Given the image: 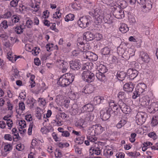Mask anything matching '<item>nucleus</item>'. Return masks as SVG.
Segmentation results:
<instances>
[{"label":"nucleus","mask_w":158,"mask_h":158,"mask_svg":"<svg viewBox=\"0 0 158 158\" xmlns=\"http://www.w3.org/2000/svg\"><path fill=\"white\" fill-rule=\"evenodd\" d=\"M75 78L72 73H67L61 76L58 80L57 83L61 87H66L73 81Z\"/></svg>","instance_id":"f257e3e1"},{"label":"nucleus","mask_w":158,"mask_h":158,"mask_svg":"<svg viewBox=\"0 0 158 158\" xmlns=\"http://www.w3.org/2000/svg\"><path fill=\"white\" fill-rule=\"evenodd\" d=\"M82 39L79 38L77 40V47L81 53H85L91 48L90 44L89 43H85L83 41H82Z\"/></svg>","instance_id":"f03ea898"},{"label":"nucleus","mask_w":158,"mask_h":158,"mask_svg":"<svg viewBox=\"0 0 158 158\" xmlns=\"http://www.w3.org/2000/svg\"><path fill=\"white\" fill-rule=\"evenodd\" d=\"M81 76L82 79L88 83L93 81L95 79L94 74L89 70L83 71L82 73Z\"/></svg>","instance_id":"7ed1b4c3"},{"label":"nucleus","mask_w":158,"mask_h":158,"mask_svg":"<svg viewBox=\"0 0 158 158\" xmlns=\"http://www.w3.org/2000/svg\"><path fill=\"white\" fill-rule=\"evenodd\" d=\"M91 19V17L89 15L83 16L81 17L78 20V24L81 27L85 28L89 25Z\"/></svg>","instance_id":"20e7f679"},{"label":"nucleus","mask_w":158,"mask_h":158,"mask_svg":"<svg viewBox=\"0 0 158 158\" xmlns=\"http://www.w3.org/2000/svg\"><path fill=\"white\" fill-rule=\"evenodd\" d=\"M147 117V114L145 112H139L136 116V122L139 125L143 124Z\"/></svg>","instance_id":"39448f33"},{"label":"nucleus","mask_w":158,"mask_h":158,"mask_svg":"<svg viewBox=\"0 0 158 158\" xmlns=\"http://www.w3.org/2000/svg\"><path fill=\"white\" fill-rule=\"evenodd\" d=\"M56 64L57 67L63 73L66 72L69 67L68 63L63 60H58L56 61Z\"/></svg>","instance_id":"423d86ee"},{"label":"nucleus","mask_w":158,"mask_h":158,"mask_svg":"<svg viewBox=\"0 0 158 158\" xmlns=\"http://www.w3.org/2000/svg\"><path fill=\"white\" fill-rule=\"evenodd\" d=\"M120 109L122 112L125 114H128L131 111V109L130 107L121 101L119 100L118 103Z\"/></svg>","instance_id":"0eeeda50"},{"label":"nucleus","mask_w":158,"mask_h":158,"mask_svg":"<svg viewBox=\"0 0 158 158\" xmlns=\"http://www.w3.org/2000/svg\"><path fill=\"white\" fill-rule=\"evenodd\" d=\"M69 64L70 68L74 70H78L81 67L80 61L77 59L70 61Z\"/></svg>","instance_id":"6e6552de"},{"label":"nucleus","mask_w":158,"mask_h":158,"mask_svg":"<svg viewBox=\"0 0 158 158\" xmlns=\"http://www.w3.org/2000/svg\"><path fill=\"white\" fill-rule=\"evenodd\" d=\"M135 89L141 95L146 94L147 93V86L143 83H139Z\"/></svg>","instance_id":"1a4fd4ad"},{"label":"nucleus","mask_w":158,"mask_h":158,"mask_svg":"<svg viewBox=\"0 0 158 158\" xmlns=\"http://www.w3.org/2000/svg\"><path fill=\"white\" fill-rule=\"evenodd\" d=\"M148 111L150 113H154L158 110V102H154L147 107Z\"/></svg>","instance_id":"9d476101"},{"label":"nucleus","mask_w":158,"mask_h":158,"mask_svg":"<svg viewBox=\"0 0 158 158\" xmlns=\"http://www.w3.org/2000/svg\"><path fill=\"white\" fill-rule=\"evenodd\" d=\"M150 98L148 96H144L142 97H140L139 102L140 105L143 106L147 107L149 104Z\"/></svg>","instance_id":"9b49d317"},{"label":"nucleus","mask_w":158,"mask_h":158,"mask_svg":"<svg viewBox=\"0 0 158 158\" xmlns=\"http://www.w3.org/2000/svg\"><path fill=\"white\" fill-rule=\"evenodd\" d=\"M100 117L103 121L108 120L110 116V109H105L104 110H101L100 112Z\"/></svg>","instance_id":"f8f14e48"},{"label":"nucleus","mask_w":158,"mask_h":158,"mask_svg":"<svg viewBox=\"0 0 158 158\" xmlns=\"http://www.w3.org/2000/svg\"><path fill=\"white\" fill-rule=\"evenodd\" d=\"M139 58L143 61L145 63L148 62L150 59L148 54L143 51H140L139 52Z\"/></svg>","instance_id":"ddd939ff"},{"label":"nucleus","mask_w":158,"mask_h":158,"mask_svg":"<svg viewBox=\"0 0 158 158\" xmlns=\"http://www.w3.org/2000/svg\"><path fill=\"white\" fill-rule=\"evenodd\" d=\"M95 38V35L90 31H87L83 34V41H89L93 40Z\"/></svg>","instance_id":"4468645a"},{"label":"nucleus","mask_w":158,"mask_h":158,"mask_svg":"<svg viewBox=\"0 0 158 158\" xmlns=\"http://www.w3.org/2000/svg\"><path fill=\"white\" fill-rule=\"evenodd\" d=\"M109 108H106V109H110V111L111 112V110L113 111L114 112H118L119 110L118 108V106L116 103L113 100H111L109 103Z\"/></svg>","instance_id":"2eb2a0df"},{"label":"nucleus","mask_w":158,"mask_h":158,"mask_svg":"<svg viewBox=\"0 0 158 158\" xmlns=\"http://www.w3.org/2000/svg\"><path fill=\"white\" fill-rule=\"evenodd\" d=\"M94 90V86L91 84H88L84 87L82 90V92L85 94H89L92 93Z\"/></svg>","instance_id":"dca6fc26"},{"label":"nucleus","mask_w":158,"mask_h":158,"mask_svg":"<svg viewBox=\"0 0 158 158\" xmlns=\"http://www.w3.org/2000/svg\"><path fill=\"white\" fill-rule=\"evenodd\" d=\"M138 74L137 71L133 69H129L127 72V74L129 76V77L131 80H133L135 78Z\"/></svg>","instance_id":"f3484780"},{"label":"nucleus","mask_w":158,"mask_h":158,"mask_svg":"<svg viewBox=\"0 0 158 158\" xmlns=\"http://www.w3.org/2000/svg\"><path fill=\"white\" fill-rule=\"evenodd\" d=\"M93 127L95 130L96 135L100 134L106 130V128L105 127H102L100 124L94 125Z\"/></svg>","instance_id":"a211bd4d"},{"label":"nucleus","mask_w":158,"mask_h":158,"mask_svg":"<svg viewBox=\"0 0 158 158\" xmlns=\"http://www.w3.org/2000/svg\"><path fill=\"white\" fill-rule=\"evenodd\" d=\"M134 88V85L132 83H126L123 86L124 90L128 93L132 92Z\"/></svg>","instance_id":"6ab92c4d"},{"label":"nucleus","mask_w":158,"mask_h":158,"mask_svg":"<svg viewBox=\"0 0 158 158\" xmlns=\"http://www.w3.org/2000/svg\"><path fill=\"white\" fill-rule=\"evenodd\" d=\"M103 19L105 22V24L103 25L105 28H106L105 25L106 24H110L112 23V21L110 15L109 14L105 13L104 14Z\"/></svg>","instance_id":"aec40b11"},{"label":"nucleus","mask_w":158,"mask_h":158,"mask_svg":"<svg viewBox=\"0 0 158 158\" xmlns=\"http://www.w3.org/2000/svg\"><path fill=\"white\" fill-rule=\"evenodd\" d=\"M106 98L104 97L98 96L94 98V102L95 105L104 102L106 101Z\"/></svg>","instance_id":"412c9836"},{"label":"nucleus","mask_w":158,"mask_h":158,"mask_svg":"<svg viewBox=\"0 0 158 158\" xmlns=\"http://www.w3.org/2000/svg\"><path fill=\"white\" fill-rule=\"evenodd\" d=\"M113 15L116 18L119 19L123 18L124 17V12L122 10L115 11L114 12Z\"/></svg>","instance_id":"4be33fe9"},{"label":"nucleus","mask_w":158,"mask_h":158,"mask_svg":"<svg viewBox=\"0 0 158 158\" xmlns=\"http://www.w3.org/2000/svg\"><path fill=\"white\" fill-rule=\"evenodd\" d=\"M127 74L124 71H118L116 76L118 80L122 81L124 80Z\"/></svg>","instance_id":"5701e85b"},{"label":"nucleus","mask_w":158,"mask_h":158,"mask_svg":"<svg viewBox=\"0 0 158 158\" xmlns=\"http://www.w3.org/2000/svg\"><path fill=\"white\" fill-rule=\"evenodd\" d=\"M94 17L95 18L94 20V22L96 25H99L102 23V18H103L99 11L98 12V15Z\"/></svg>","instance_id":"b1692460"},{"label":"nucleus","mask_w":158,"mask_h":158,"mask_svg":"<svg viewBox=\"0 0 158 158\" xmlns=\"http://www.w3.org/2000/svg\"><path fill=\"white\" fill-rule=\"evenodd\" d=\"M89 151L90 154L91 155L94 154L96 155H98L101 153V151L100 149L98 148H91L89 149Z\"/></svg>","instance_id":"393cba45"},{"label":"nucleus","mask_w":158,"mask_h":158,"mask_svg":"<svg viewBox=\"0 0 158 158\" xmlns=\"http://www.w3.org/2000/svg\"><path fill=\"white\" fill-rule=\"evenodd\" d=\"M119 30L122 33H125L129 31V28L127 24L123 23L121 24Z\"/></svg>","instance_id":"a878e982"},{"label":"nucleus","mask_w":158,"mask_h":158,"mask_svg":"<svg viewBox=\"0 0 158 158\" xmlns=\"http://www.w3.org/2000/svg\"><path fill=\"white\" fill-rule=\"evenodd\" d=\"M85 139V136L81 135L80 136H78L75 139V142L77 144L81 145L83 143Z\"/></svg>","instance_id":"bb28decb"},{"label":"nucleus","mask_w":158,"mask_h":158,"mask_svg":"<svg viewBox=\"0 0 158 158\" xmlns=\"http://www.w3.org/2000/svg\"><path fill=\"white\" fill-rule=\"evenodd\" d=\"M12 131V134H13L14 136H15V138L13 137L14 141H17L19 139L20 137L17 129L16 128H13Z\"/></svg>","instance_id":"cd10ccee"},{"label":"nucleus","mask_w":158,"mask_h":158,"mask_svg":"<svg viewBox=\"0 0 158 158\" xmlns=\"http://www.w3.org/2000/svg\"><path fill=\"white\" fill-rule=\"evenodd\" d=\"M98 72L103 73H106L108 70L105 65L101 64L98 67Z\"/></svg>","instance_id":"c85d7f7f"},{"label":"nucleus","mask_w":158,"mask_h":158,"mask_svg":"<svg viewBox=\"0 0 158 158\" xmlns=\"http://www.w3.org/2000/svg\"><path fill=\"white\" fill-rule=\"evenodd\" d=\"M127 122V120L126 118H121L120 121L117 124L116 126L118 128L120 129L126 124Z\"/></svg>","instance_id":"c756f323"},{"label":"nucleus","mask_w":158,"mask_h":158,"mask_svg":"<svg viewBox=\"0 0 158 158\" xmlns=\"http://www.w3.org/2000/svg\"><path fill=\"white\" fill-rule=\"evenodd\" d=\"M96 76L97 79L100 81H103L105 80V76L103 73L98 72L96 73Z\"/></svg>","instance_id":"7c9ffc66"},{"label":"nucleus","mask_w":158,"mask_h":158,"mask_svg":"<svg viewBox=\"0 0 158 158\" xmlns=\"http://www.w3.org/2000/svg\"><path fill=\"white\" fill-rule=\"evenodd\" d=\"M93 115L91 113L88 112L85 115L84 122H91L93 120Z\"/></svg>","instance_id":"2f4dec72"},{"label":"nucleus","mask_w":158,"mask_h":158,"mask_svg":"<svg viewBox=\"0 0 158 158\" xmlns=\"http://www.w3.org/2000/svg\"><path fill=\"white\" fill-rule=\"evenodd\" d=\"M27 102L30 108H32L33 107L34 104L36 102V100L32 98H28Z\"/></svg>","instance_id":"473e14b6"},{"label":"nucleus","mask_w":158,"mask_h":158,"mask_svg":"<svg viewBox=\"0 0 158 158\" xmlns=\"http://www.w3.org/2000/svg\"><path fill=\"white\" fill-rule=\"evenodd\" d=\"M111 49L108 47H105L102 50V54L104 55H107L110 54Z\"/></svg>","instance_id":"72a5a7b5"},{"label":"nucleus","mask_w":158,"mask_h":158,"mask_svg":"<svg viewBox=\"0 0 158 158\" xmlns=\"http://www.w3.org/2000/svg\"><path fill=\"white\" fill-rule=\"evenodd\" d=\"M151 125L153 127L158 125V116H154L153 117L152 120Z\"/></svg>","instance_id":"f704fd0d"},{"label":"nucleus","mask_w":158,"mask_h":158,"mask_svg":"<svg viewBox=\"0 0 158 158\" xmlns=\"http://www.w3.org/2000/svg\"><path fill=\"white\" fill-rule=\"evenodd\" d=\"M25 29V26H22L20 25L19 26L16 27L15 31L18 34H20L23 31V30Z\"/></svg>","instance_id":"c9c22d12"},{"label":"nucleus","mask_w":158,"mask_h":158,"mask_svg":"<svg viewBox=\"0 0 158 158\" xmlns=\"http://www.w3.org/2000/svg\"><path fill=\"white\" fill-rule=\"evenodd\" d=\"M74 16L73 14H69L65 16L64 18L65 20L67 22L73 21L74 19Z\"/></svg>","instance_id":"e433bc0d"},{"label":"nucleus","mask_w":158,"mask_h":158,"mask_svg":"<svg viewBox=\"0 0 158 158\" xmlns=\"http://www.w3.org/2000/svg\"><path fill=\"white\" fill-rule=\"evenodd\" d=\"M18 124L19 126V132L22 131V130L20 129V128L22 129L23 128H25L26 126V124L25 121L24 120H21L19 121ZM20 133L21 134H22V132Z\"/></svg>","instance_id":"4c0bfd02"},{"label":"nucleus","mask_w":158,"mask_h":158,"mask_svg":"<svg viewBox=\"0 0 158 158\" xmlns=\"http://www.w3.org/2000/svg\"><path fill=\"white\" fill-rule=\"evenodd\" d=\"M118 97L120 99L119 100L122 101V100L127 98L126 95L124 92L121 91L119 92L118 94Z\"/></svg>","instance_id":"58836bf2"},{"label":"nucleus","mask_w":158,"mask_h":158,"mask_svg":"<svg viewBox=\"0 0 158 158\" xmlns=\"http://www.w3.org/2000/svg\"><path fill=\"white\" fill-rule=\"evenodd\" d=\"M61 16V14L60 13V10L59 9H57L56 11L53 15V18L56 19H60Z\"/></svg>","instance_id":"ea45409f"},{"label":"nucleus","mask_w":158,"mask_h":158,"mask_svg":"<svg viewBox=\"0 0 158 158\" xmlns=\"http://www.w3.org/2000/svg\"><path fill=\"white\" fill-rule=\"evenodd\" d=\"M127 154L129 157L134 158L137 157L140 155L139 153L136 151H135L134 152H129Z\"/></svg>","instance_id":"a19ab883"},{"label":"nucleus","mask_w":158,"mask_h":158,"mask_svg":"<svg viewBox=\"0 0 158 158\" xmlns=\"http://www.w3.org/2000/svg\"><path fill=\"white\" fill-rule=\"evenodd\" d=\"M92 63H86L84 64L83 65L82 69V70H89V69H91V65Z\"/></svg>","instance_id":"79ce46f5"},{"label":"nucleus","mask_w":158,"mask_h":158,"mask_svg":"<svg viewBox=\"0 0 158 158\" xmlns=\"http://www.w3.org/2000/svg\"><path fill=\"white\" fill-rule=\"evenodd\" d=\"M88 133L90 136H95V135H96L95 130L93 128V126L89 128L88 129Z\"/></svg>","instance_id":"37998d69"},{"label":"nucleus","mask_w":158,"mask_h":158,"mask_svg":"<svg viewBox=\"0 0 158 158\" xmlns=\"http://www.w3.org/2000/svg\"><path fill=\"white\" fill-rule=\"evenodd\" d=\"M92 52L90 51H87L85 53H83V56L86 59L90 60L91 57Z\"/></svg>","instance_id":"c03bdc74"},{"label":"nucleus","mask_w":158,"mask_h":158,"mask_svg":"<svg viewBox=\"0 0 158 158\" xmlns=\"http://www.w3.org/2000/svg\"><path fill=\"white\" fill-rule=\"evenodd\" d=\"M19 1L20 0H11L10 4L11 7H16L18 6Z\"/></svg>","instance_id":"a18cd8bd"},{"label":"nucleus","mask_w":158,"mask_h":158,"mask_svg":"<svg viewBox=\"0 0 158 158\" xmlns=\"http://www.w3.org/2000/svg\"><path fill=\"white\" fill-rule=\"evenodd\" d=\"M85 122L83 119H80L78 120L75 124V125L77 127H84V123Z\"/></svg>","instance_id":"49530a36"},{"label":"nucleus","mask_w":158,"mask_h":158,"mask_svg":"<svg viewBox=\"0 0 158 158\" xmlns=\"http://www.w3.org/2000/svg\"><path fill=\"white\" fill-rule=\"evenodd\" d=\"M35 77V76L33 75H31L30 79V85L31 86V87L32 88L34 87L35 85V83L34 80Z\"/></svg>","instance_id":"de8ad7c7"},{"label":"nucleus","mask_w":158,"mask_h":158,"mask_svg":"<svg viewBox=\"0 0 158 158\" xmlns=\"http://www.w3.org/2000/svg\"><path fill=\"white\" fill-rule=\"evenodd\" d=\"M12 21L13 23H16L19 22L20 20L19 17V15H14L11 18Z\"/></svg>","instance_id":"09e8293b"},{"label":"nucleus","mask_w":158,"mask_h":158,"mask_svg":"<svg viewBox=\"0 0 158 158\" xmlns=\"http://www.w3.org/2000/svg\"><path fill=\"white\" fill-rule=\"evenodd\" d=\"M12 72L13 73L12 75L15 77V78H16L19 75V71L16 68L12 67Z\"/></svg>","instance_id":"8fccbe9b"},{"label":"nucleus","mask_w":158,"mask_h":158,"mask_svg":"<svg viewBox=\"0 0 158 158\" xmlns=\"http://www.w3.org/2000/svg\"><path fill=\"white\" fill-rule=\"evenodd\" d=\"M117 52L119 55L125 56V53L126 52L125 50L121 47L118 48Z\"/></svg>","instance_id":"3c124183"},{"label":"nucleus","mask_w":158,"mask_h":158,"mask_svg":"<svg viewBox=\"0 0 158 158\" xmlns=\"http://www.w3.org/2000/svg\"><path fill=\"white\" fill-rule=\"evenodd\" d=\"M38 102L40 106H44L46 103L45 99L40 98H38Z\"/></svg>","instance_id":"603ef678"},{"label":"nucleus","mask_w":158,"mask_h":158,"mask_svg":"<svg viewBox=\"0 0 158 158\" xmlns=\"http://www.w3.org/2000/svg\"><path fill=\"white\" fill-rule=\"evenodd\" d=\"M12 145L9 144H8L5 145L4 147V150L5 152L10 151L12 150Z\"/></svg>","instance_id":"864d4df0"},{"label":"nucleus","mask_w":158,"mask_h":158,"mask_svg":"<svg viewBox=\"0 0 158 158\" xmlns=\"http://www.w3.org/2000/svg\"><path fill=\"white\" fill-rule=\"evenodd\" d=\"M87 109V111L90 112L94 110V107L92 105L90 104H88L86 105Z\"/></svg>","instance_id":"5fc2aeb1"},{"label":"nucleus","mask_w":158,"mask_h":158,"mask_svg":"<svg viewBox=\"0 0 158 158\" xmlns=\"http://www.w3.org/2000/svg\"><path fill=\"white\" fill-rule=\"evenodd\" d=\"M141 95V94L139 93V92H138V91L135 89V91H134L133 93L132 98L133 99H135L138 97H140Z\"/></svg>","instance_id":"6e6d98bb"},{"label":"nucleus","mask_w":158,"mask_h":158,"mask_svg":"<svg viewBox=\"0 0 158 158\" xmlns=\"http://www.w3.org/2000/svg\"><path fill=\"white\" fill-rule=\"evenodd\" d=\"M0 27L2 28H4V29L7 28L8 27L7 24V21L6 20L3 21L0 24Z\"/></svg>","instance_id":"4d7b16f0"},{"label":"nucleus","mask_w":158,"mask_h":158,"mask_svg":"<svg viewBox=\"0 0 158 158\" xmlns=\"http://www.w3.org/2000/svg\"><path fill=\"white\" fill-rule=\"evenodd\" d=\"M38 3L39 4L40 3L39 2H38ZM37 3L38 2L35 3V5H32L31 6V7L33 8V11L35 12H36L38 11L40 8L39 5Z\"/></svg>","instance_id":"13d9d810"},{"label":"nucleus","mask_w":158,"mask_h":158,"mask_svg":"<svg viewBox=\"0 0 158 158\" xmlns=\"http://www.w3.org/2000/svg\"><path fill=\"white\" fill-rule=\"evenodd\" d=\"M19 109L22 111H23L25 109V105L23 102H20L19 103Z\"/></svg>","instance_id":"bf43d9fd"},{"label":"nucleus","mask_w":158,"mask_h":158,"mask_svg":"<svg viewBox=\"0 0 158 158\" xmlns=\"http://www.w3.org/2000/svg\"><path fill=\"white\" fill-rule=\"evenodd\" d=\"M33 22L30 19L28 20L26 23V26L28 28H31L32 27Z\"/></svg>","instance_id":"052dcab7"},{"label":"nucleus","mask_w":158,"mask_h":158,"mask_svg":"<svg viewBox=\"0 0 158 158\" xmlns=\"http://www.w3.org/2000/svg\"><path fill=\"white\" fill-rule=\"evenodd\" d=\"M136 134L135 133H132L131 135V137L129 138L130 141L131 143L134 142L135 140V138Z\"/></svg>","instance_id":"680f3d73"},{"label":"nucleus","mask_w":158,"mask_h":158,"mask_svg":"<svg viewBox=\"0 0 158 158\" xmlns=\"http://www.w3.org/2000/svg\"><path fill=\"white\" fill-rule=\"evenodd\" d=\"M148 136L153 139L154 140L157 138V136L156 134L154 132H152L148 134Z\"/></svg>","instance_id":"e2e57ef3"},{"label":"nucleus","mask_w":158,"mask_h":158,"mask_svg":"<svg viewBox=\"0 0 158 158\" xmlns=\"http://www.w3.org/2000/svg\"><path fill=\"white\" fill-rule=\"evenodd\" d=\"M98 56L95 53L92 52L91 57L90 58L89 60L90 61H95L98 59Z\"/></svg>","instance_id":"0e129e2a"},{"label":"nucleus","mask_w":158,"mask_h":158,"mask_svg":"<svg viewBox=\"0 0 158 158\" xmlns=\"http://www.w3.org/2000/svg\"><path fill=\"white\" fill-rule=\"evenodd\" d=\"M87 138L90 141L92 142H95L97 141V138L95 136H88Z\"/></svg>","instance_id":"69168bd1"},{"label":"nucleus","mask_w":158,"mask_h":158,"mask_svg":"<svg viewBox=\"0 0 158 158\" xmlns=\"http://www.w3.org/2000/svg\"><path fill=\"white\" fill-rule=\"evenodd\" d=\"M69 145V144L68 143L60 142L58 144V146L60 148L67 147Z\"/></svg>","instance_id":"338daca9"},{"label":"nucleus","mask_w":158,"mask_h":158,"mask_svg":"<svg viewBox=\"0 0 158 158\" xmlns=\"http://www.w3.org/2000/svg\"><path fill=\"white\" fill-rule=\"evenodd\" d=\"M55 155L56 157L60 158L62 156V154L59 150H56L55 152Z\"/></svg>","instance_id":"774afa93"}]
</instances>
